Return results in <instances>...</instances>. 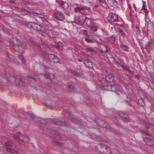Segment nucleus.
Returning <instances> with one entry per match:
<instances>
[{"label": "nucleus", "instance_id": "nucleus-1", "mask_svg": "<svg viewBox=\"0 0 154 154\" xmlns=\"http://www.w3.org/2000/svg\"><path fill=\"white\" fill-rule=\"evenodd\" d=\"M43 56L47 62L55 63H58L60 61V59L58 57L52 54L45 53L43 55Z\"/></svg>", "mask_w": 154, "mask_h": 154}, {"label": "nucleus", "instance_id": "nucleus-2", "mask_svg": "<svg viewBox=\"0 0 154 154\" xmlns=\"http://www.w3.org/2000/svg\"><path fill=\"white\" fill-rule=\"evenodd\" d=\"M13 47L16 51L20 53H22L26 47V44L24 42L18 41L17 43L14 44Z\"/></svg>", "mask_w": 154, "mask_h": 154}, {"label": "nucleus", "instance_id": "nucleus-3", "mask_svg": "<svg viewBox=\"0 0 154 154\" xmlns=\"http://www.w3.org/2000/svg\"><path fill=\"white\" fill-rule=\"evenodd\" d=\"M96 122L97 126L105 128L109 130H110L111 126L108 123H106L105 121L101 119H98Z\"/></svg>", "mask_w": 154, "mask_h": 154}, {"label": "nucleus", "instance_id": "nucleus-4", "mask_svg": "<svg viewBox=\"0 0 154 154\" xmlns=\"http://www.w3.org/2000/svg\"><path fill=\"white\" fill-rule=\"evenodd\" d=\"M41 76L40 77H38L37 78L40 79L41 81H43L42 79L45 78L46 79H49L51 81L54 79L55 77V75L51 73H48L46 75L41 74L39 75Z\"/></svg>", "mask_w": 154, "mask_h": 154}, {"label": "nucleus", "instance_id": "nucleus-5", "mask_svg": "<svg viewBox=\"0 0 154 154\" xmlns=\"http://www.w3.org/2000/svg\"><path fill=\"white\" fill-rule=\"evenodd\" d=\"M43 32L51 38H55L57 36V32L51 30L45 29L43 30Z\"/></svg>", "mask_w": 154, "mask_h": 154}, {"label": "nucleus", "instance_id": "nucleus-6", "mask_svg": "<svg viewBox=\"0 0 154 154\" xmlns=\"http://www.w3.org/2000/svg\"><path fill=\"white\" fill-rule=\"evenodd\" d=\"M100 147L101 149L99 152L101 154H110V149L104 144H101L100 145Z\"/></svg>", "mask_w": 154, "mask_h": 154}, {"label": "nucleus", "instance_id": "nucleus-7", "mask_svg": "<svg viewBox=\"0 0 154 154\" xmlns=\"http://www.w3.org/2000/svg\"><path fill=\"white\" fill-rule=\"evenodd\" d=\"M108 71L107 70H105L103 73L104 74L103 78L105 79L106 81L110 82H112L114 79V77L112 74H105V73H107Z\"/></svg>", "mask_w": 154, "mask_h": 154}, {"label": "nucleus", "instance_id": "nucleus-8", "mask_svg": "<svg viewBox=\"0 0 154 154\" xmlns=\"http://www.w3.org/2000/svg\"><path fill=\"white\" fill-rule=\"evenodd\" d=\"M54 16L55 19L60 21H63L65 19L63 14L60 11H57L54 13Z\"/></svg>", "mask_w": 154, "mask_h": 154}, {"label": "nucleus", "instance_id": "nucleus-9", "mask_svg": "<svg viewBox=\"0 0 154 154\" xmlns=\"http://www.w3.org/2000/svg\"><path fill=\"white\" fill-rule=\"evenodd\" d=\"M108 20L110 22L116 21L118 20V16L116 14L110 13L107 18Z\"/></svg>", "mask_w": 154, "mask_h": 154}, {"label": "nucleus", "instance_id": "nucleus-10", "mask_svg": "<svg viewBox=\"0 0 154 154\" xmlns=\"http://www.w3.org/2000/svg\"><path fill=\"white\" fill-rule=\"evenodd\" d=\"M37 46L39 48L40 51L43 53L48 51L50 50L49 47L46 44H43L39 45L37 44Z\"/></svg>", "mask_w": 154, "mask_h": 154}, {"label": "nucleus", "instance_id": "nucleus-11", "mask_svg": "<svg viewBox=\"0 0 154 154\" xmlns=\"http://www.w3.org/2000/svg\"><path fill=\"white\" fill-rule=\"evenodd\" d=\"M143 141L146 144L149 146H152L154 145V142L151 138L146 137L143 139Z\"/></svg>", "mask_w": 154, "mask_h": 154}, {"label": "nucleus", "instance_id": "nucleus-12", "mask_svg": "<svg viewBox=\"0 0 154 154\" xmlns=\"http://www.w3.org/2000/svg\"><path fill=\"white\" fill-rule=\"evenodd\" d=\"M93 21L91 19L86 17L84 20V23L85 25L88 27L92 25Z\"/></svg>", "mask_w": 154, "mask_h": 154}, {"label": "nucleus", "instance_id": "nucleus-13", "mask_svg": "<svg viewBox=\"0 0 154 154\" xmlns=\"http://www.w3.org/2000/svg\"><path fill=\"white\" fill-rule=\"evenodd\" d=\"M20 140L25 143H28L30 140L29 138L28 137L25 136L22 134L20 135Z\"/></svg>", "mask_w": 154, "mask_h": 154}, {"label": "nucleus", "instance_id": "nucleus-14", "mask_svg": "<svg viewBox=\"0 0 154 154\" xmlns=\"http://www.w3.org/2000/svg\"><path fill=\"white\" fill-rule=\"evenodd\" d=\"M35 23L33 22H29L26 24V26L31 30L34 31Z\"/></svg>", "mask_w": 154, "mask_h": 154}, {"label": "nucleus", "instance_id": "nucleus-15", "mask_svg": "<svg viewBox=\"0 0 154 154\" xmlns=\"http://www.w3.org/2000/svg\"><path fill=\"white\" fill-rule=\"evenodd\" d=\"M6 149L8 152L12 154H19L18 152L13 148L7 147Z\"/></svg>", "mask_w": 154, "mask_h": 154}, {"label": "nucleus", "instance_id": "nucleus-16", "mask_svg": "<svg viewBox=\"0 0 154 154\" xmlns=\"http://www.w3.org/2000/svg\"><path fill=\"white\" fill-rule=\"evenodd\" d=\"M111 88L110 91L116 92L120 90V87L117 85H111Z\"/></svg>", "mask_w": 154, "mask_h": 154}, {"label": "nucleus", "instance_id": "nucleus-17", "mask_svg": "<svg viewBox=\"0 0 154 154\" xmlns=\"http://www.w3.org/2000/svg\"><path fill=\"white\" fill-rule=\"evenodd\" d=\"M84 64L86 66L90 68L92 65V63L91 61L88 60H86L84 61Z\"/></svg>", "mask_w": 154, "mask_h": 154}, {"label": "nucleus", "instance_id": "nucleus-18", "mask_svg": "<svg viewBox=\"0 0 154 154\" xmlns=\"http://www.w3.org/2000/svg\"><path fill=\"white\" fill-rule=\"evenodd\" d=\"M107 39L110 43H113L116 40L115 37L113 36L108 37Z\"/></svg>", "mask_w": 154, "mask_h": 154}, {"label": "nucleus", "instance_id": "nucleus-19", "mask_svg": "<svg viewBox=\"0 0 154 154\" xmlns=\"http://www.w3.org/2000/svg\"><path fill=\"white\" fill-rule=\"evenodd\" d=\"M103 90L106 91H110L111 88V85H104L103 86Z\"/></svg>", "mask_w": 154, "mask_h": 154}, {"label": "nucleus", "instance_id": "nucleus-20", "mask_svg": "<svg viewBox=\"0 0 154 154\" xmlns=\"http://www.w3.org/2000/svg\"><path fill=\"white\" fill-rule=\"evenodd\" d=\"M55 122L56 124L59 125H66V122L58 120H56Z\"/></svg>", "mask_w": 154, "mask_h": 154}, {"label": "nucleus", "instance_id": "nucleus-21", "mask_svg": "<svg viewBox=\"0 0 154 154\" xmlns=\"http://www.w3.org/2000/svg\"><path fill=\"white\" fill-rule=\"evenodd\" d=\"M84 50L86 51H87L90 52L95 53L96 52V51L91 47H86L84 49Z\"/></svg>", "mask_w": 154, "mask_h": 154}, {"label": "nucleus", "instance_id": "nucleus-22", "mask_svg": "<svg viewBox=\"0 0 154 154\" xmlns=\"http://www.w3.org/2000/svg\"><path fill=\"white\" fill-rule=\"evenodd\" d=\"M119 116L122 118H123L126 116H128V114L126 112H121L119 113Z\"/></svg>", "mask_w": 154, "mask_h": 154}, {"label": "nucleus", "instance_id": "nucleus-23", "mask_svg": "<svg viewBox=\"0 0 154 154\" xmlns=\"http://www.w3.org/2000/svg\"><path fill=\"white\" fill-rule=\"evenodd\" d=\"M34 28V30L36 31H40L42 29L41 26L36 23Z\"/></svg>", "mask_w": 154, "mask_h": 154}, {"label": "nucleus", "instance_id": "nucleus-24", "mask_svg": "<svg viewBox=\"0 0 154 154\" xmlns=\"http://www.w3.org/2000/svg\"><path fill=\"white\" fill-rule=\"evenodd\" d=\"M18 58L23 63H25L26 62V60H25L23 56L20 54L18 55Z\"/></svg>", "mask_w": 154, "mask_h": 154}, {"label": "nucleus", "instance_id": "nucleus-25", "mask_svg": "<svg viewBox=\"0 0 154 154\" xmlns=\"http://www.w3.org/2000/svg\"><path fill=\"white\" fill-rule=\"evenodd\" d=\"M122 121L124 122L127 123L131 122V119L129 118V117H127L126 116L122 118Z\"/></svg>", "mask_w": 154, "mask_h": 154}, {"label": "nucleus", "instance_id": "nucleus-26", "mask_svg": "<svg viewBox=\"0 0 154 154\" xmlns=\"http://www.w3.org/2000/svg\"><path fill=\"white\" fill-rule=\"evenodd\" d=\"M119 32L120 35L123 37H125L126 36V34L124 32L123 30L122 29L118 28Z\"/></svg>", "mask_w": 154, "mask_h": 154}, {"label": "nucleus", "instance_id": "nucleus-27", "mask_svg": "<svg viewBox=\"0 0 154 154\" xmlns=\"http://www.w3.org/2000/svg\"><path fill=\"white\" fill-rule=\"evenodd\" d=\"M120 66L121 67L124 69L126 71H127L129 72H131V71L130 69L128 67L124 65H120Z\"/></svg>", "mask_w": 154, "mask_h": 154}, {"label": "nucleus", "instance_id": "nucleus-28", "mask_svg": "<svg viewBox=\"0 0 154 154\" xmlns=\"http://www.w3.org/2000/svg\"><path fill=\"white\" fill-rule=\"evenodd\" d=\"M21 134H20L18 136L17 135L15 134H14L13 135V137L17 141H19L20 140V136Z\"/></svg>", "mask_w": 154, "mask_h": 154}, {"label": "nucleus", "instance_id": "nucleus-29", "mask_svg": "<svg viewBox=\"0 0 154 154\" xmlns=\"http://www.w3.org/2000/svg\"><path fill=\"white\" fill-rule=\"evenodd\" d=\"M35 122L39 124H44L46 123V122L45 120H40L39 119L37 120L36 121H35Z\"/></svg>", "mask_w": 154, "mask_h": 154}, {"label": "nucleus", "instance_id": "nucleus-30", "mask_svg": "<svg viewBox=\"0 0 154 154\" xmlns=\"http://www.w3.org/2000/svg\"><path fill=\"white\" fill-rule=\"evenodd\" d=\"M61 6L62 8L65 9H67L69 7L68 3L66 2H63L62 5Z\"/></svg>", "mask_w": 154, "mask_h": 154}, {"label": "nucleus", "instance_id": "nucleus-31", "mask_svg": "<svg viewBox=\"0 0 154 154\" xmlns=\"http://www.w3.org/2000/svg\"><path fill=\"white\" fill-rule=\"evenodd\" d=\"M85 102L88 104H92L93 103L92 100L90 98H87L85 101Z\"/></svg>", "mask_w": 154, "mask_h": 154}, {"label": "nucleus", "instance_id": "nucleus-32", "mask_svg": "<svg viewBox=\"0 0 154 154\" xmlns=\"http://www.w3.org/2000/svg\"><path fill=\"white\" fill-rule=\"evenodd\" d=\"M112 6L114 8H116L118 7V4L117 2L115 0H112Z\"/></svg>", "mask_w": 154, "mask_h": 154}, {"label": "nucleus", "instance_id": "nucleus-33", "mask_svg": "<svg viewBox=\"0 0 154 154\" xmlns=\"http://www.w3.org/2000/svg\"><path fill=\"white\" fill-rule=\"evenodd\" d=\"M13 76L14 78L19 80L20 81L22 82L23 81V79L19 75H14Z\"/></svg>", "mask_w": 154, "mask_h": 154}, {"label": "nucleus", "instance_id": "nucleus-34", "mask_svg": "<svg viewBox=\"0 0 154 154\" xmlns=\"http://www.w3.org/2000/svg\"><path fill=\"white\" fill-rule=\"evenodd\" d=\"M75 11L76 12H79L83 10L84 9V8L77 7L75 8Z\"/></svg>", "mask_w": 154, "mask_h": 154}, {"label": "nucleus", "instance_id": "nucleus-35", "mask_svg": "<svg viewBox=\"0 0 154 154\" xmlns=\"http://www.w3.org/2000/svg\"><path fill=\"white\" fill-rule=\"evenodd\" d=\"M72 121L74 123H75L76 124H79L80 123V121L79 120L75 118H73L72 119Z\"/></svg>", "mask_w": 154, "mask_h": 154}, {"label": "nucleus", "instance_id": "nucleus-36", "mask_svg": "<svg viewBox=\"0 0 154 154\" xmlns=\"http://www.w3.org/2000/svg\"><path fill=\"white\" fill-rule=\"evenodd\" d=\"M5 145L6 146H9V147H13V144L11 142L8 141L5 143Z\"/></svg>", "mask_w": 154, "mask_h": 154}, {"label": "nucleus", "instance_id": "nucleus-37", "mask_svg": "<svg viewBox=\"0 0 154 154\" xmlns=\"http://www.w3.org/2000/svg\"><path fill=\"white\" fill-rule=\"evenodd\" d=\"M31 118L32 119H33V120H34L35 122V121H36L38 119V118L35 115H32L31 116Z\"/></svg>", "mask_w": 154, "mask_h": 154}, {"label": "nucleus", "instance_id": "nucleus-38", "mask_svg": "<svg viewBox=\"0 0 154 154\" xmlns=\"http://www.w3.org/2000/svg\"><path fill=\"white\" fill-rule=\"evenodd\" d=\"M75 19L74 20V23L77 24H79L80 23V21L79 20V18L78 17H75Z\"/></svg>", "mask_w": 154, "mask_h": 154}, {"label": "nucleus", "instance_id": "nucleus-39", "mask_svg": "<svg viewBox=\"0 0 154 154\" xmlns=\"http://www.w3.org/2000/svg\"><path fill=\"white\" fill-rule=\"evenodd\" d=\"M72 74L74 76H81V75H80L79 73H78L77 72H75V71H73L72 72Z\"/></svg>", "mask_w": 154, "mask_h": 154}, {"label": "nucleus", "instance_id": "nucleus-40", "mask_svg": "<svg viewBox=\"0 0 154 154\" xmlns=\"http://www.w3.org/2000/svg\"><path fill=\"white\" fill-rule=\"evenodd\" d=\"M138 103L140 106H143L144 104V102L142 99L139 100L138 101Z\"/></svg>", "mask_w": 154, "mask_h": 154}, {"label": "nucleus", "instance_id": "nucleus-41", "mask_svg": "<svg viewBox=\"0 0 154 154\" xmlns=\"http://www.w3.org/2000/svg\"><path fill=\"white\" fill-rule=\"evenodd\" d=\"M98 28V27L97 26H93L91 27V30L94 31H97V29Z\"/></svg>", "mask_w": 154, "mask_h": 154}, {"label": "nucleus", "instance_id": "nucleus-42", "mask_svg": "<svg viewBox=\"0 0 154 154\" xmlns=\"http://www.w3.org/2000/svg\"><path fill=\"white\" fill-rule=\"evenodd\" d=\"M54 137L56 139L60 140V135L56 133L54 135Z\"/></svg>", "mask_w": 154, "mask_h": 154}, {"label": "nucleus", "instance_id": "nucleus-43", "mask_svg": "<svg viewBox=\"0 0 154 154\" xmlns=\"http://www.w3.org/2000/svg\"><path fill=\"white\" fill-rule=\"evenodd\" d=\"M85 41L86 42H87L89 43H92L93 42V40L92 39H90V38H85Z\"/></svg>", "mask_w": 154, "mask_h": 154}, {"label": "nucleus", "instance_id": "nucleus-44", "mask_svg": "<svg viewBox=\"0 0 154 154\" xmlns=\"http://www.w3.org/2000/svg\"><path fill=\"white\" fill-rule=\"evenodd\" d=\"M58 46L56 47L57 48H60L61 47H62L63 46V44L61 42H59L58 43Z\"/></svg>", "mask_w": 154, "mask_h": 154}, {"label": "nucleus", "instance_id": "nucleus-45", "mask_svg": "<svg viewBox=\"0 0 154 154\" xmlns=\"http://www.w3.org/2000/svg\"><path fill=\"white\" fill-rule=\"evenodd\" d=\"M135 31L137 34H139L140 33V29L138 26H136L135 28Z\"/></svg>", "mask_w": 154, "mask_h": 154}, {"label": "nucleus", "instance_id": "nucleus-46", "mask_svg": "<svg viewBox=\"0 0 154 154\" xmlns=\"http://www.w3.org/2000/svg\"><path fill=\"white\" fill-rule=\"evenodd\" d=\"M22 79L23 81H22V82L26 83H29V81L28 79L25 78H23Z\"/></svg>", "mask_w": 154, "mask_h": 154}, {"label": "nucleus", "instance_id": "nucleus-47", "mask_svg": "<svg viewBox=\"0 0 154 154\" xmlns=\"http://www.w3.org/2000/svg\"><path fill=\"white\" fill-rule=\"evenodd\" d=\"M121 47L124 51H127L128 50V48L126 46H122Z\"/></svg>", "mask_w": 154, "mask_h": 154}, {"label": "nucleus", "instance_id": "nucleus-48", "mask_svg": "<svg viewBox=\"0 0 154 154\" xmlns=\"http://www.w3.org/2000/svg\"><path fill=\"white\" fill-rule=\"evenodd\" d=\"M153 126V125L152 124H146V127L148 129L151 128H152Z\"/></svg>", "mask_w": 154, "mask_h": 154}, {"label": "nucleus", "instance_id": "nucleus-49", "mask_svg": "<svg viewBox=\"0 0 154 154\" xmlns=\"http://www.w3.org/2000/svg\"><path fill=\"white\" fill-rule=\"evenodd\" d=\"M143 5L142 6V9L143 10H146V5H145V2H144L143 1Z\"/></svg>", "mask_w": 154, "mask_h": 154}, {"label": "nucleus", "instance_id": "nucleus-50", "mask_svg": "<svg viewBox=\"0 0 154 154\" xmlns=\"http://www.w3.org/2000/svg\"><path fill=\"white\" fill-rule=\"evenodd\" d=\"M41 19L42 21L43 22H46L47 21V20L45 17H41Z\"/></svg>", "mask_w": 154, "mask_h": 154}, {"label": "nucleus", "instance_id": "nucleus-51", "mask_svg": "<svg viewBox=\"0 0 154 154\" xmlns=\"http://www.w3.org/2000/svg\"><path fill=\"white\" fill-rule=\"evenodd\" d=\"M152 43L150 42H149L148 43V45L146 47V49L147 50H148V49H149V48H148V47H150L151 46Z\"/></svg>", "mask_w": 154, "mask_h": 154}, {"label": "nucleus", "instance_id": "nucleus-52", "mask_svg": "<svg viewBox=\"0 0 154 154\" xmlns=\"http://www.w3.org/2000/svg\"><path fill=\"white\" fill-rule=\"evenodd\" d=\"M68 88L69 89H74V88H75V87L72 85H69L68 86Z\"/></svg>", "mask_w": 154, "mask_h": 154}, {"label": "nucleus", "instance_id": "nucleus-53", "mask_svg": "<svg viewBox=\"0 0 154 154\" xmlns=\"http://www.w3.org/2000/svg\"><path fill=\"white\" fill-rule=\"evenodd\" d=\"M141 132H142V134L143 135H144L145 136H148V135H149L147 133V132H145V131H141Z\"/></svg>", "mask_w": 154, "mask_h": 154}, {"label": "nucleus", "instance_id": "nucleus-54", "mask_svg": "<svg viewBox=\"0 0 154 154\" xmlns=\"http://www.w3.org/2000/svg\"><path fill=\"white\" fill-rule=\"evenodd\" d=\"M27 77L29 78L32 79L34 80H35L36 79V78L31 76H27Z\"/></svg>", "mask_w": 154, "mask_h": 154}, {"label": "nucleus", "instance_id": "nucleus-55", "mask_svg": "<svg viewBox=\"0 0 154 154\" xmlns=\"http://www.w3.org/2000/svg\"><path fill=\"white\" fill-rule=\"evenodd\" d=\"M66 112L69 115H70L71 114V112L69 111L67 109L65 110Z\"/></svg>", "mask_w": 154, "mask_h": 154}, {"label": "nucleus", "instance_id": "nucleus-56", "mask_svg": "<svg viewBox=\"0 0 154 154\" xmlns=\"http://www.w3.org/2000/svg\"><path fill=\"white\" fill-rule=\"evenodd\" d=\"M53 144L54 145H57V146H59V145H60V144L59 143L55 142H54Z\"/></svg>", "mask_w": 154, "mask_h": 154}, {"label": "nucleus", "instance_id": "nucleus-57", "mask_svg": "<svg viewBox=\"0 0 154 154\" xmlns=\"http://www.w3.org/2000/svg\"><path fill=\"white\" fill-rule=\"evenodd\" d=\"M83 33L85 35H87L88 34L87 31V30H84L83 31Z\"/></svg>", "mask_w": 154, "mask_h": 154}, {"label": "nucleus", "instance_id": "nucleus-58", "mask_svg": "<svg viewBox=\"0 0 154 154\" xmlns=\"http://www.w3.org/2000/svg\"><path fill=\"white\" fill-rule=\"evenodd\" d=\"M4 110L2 109H0V115H2L4 113Z\"/></svg>", "mask_w": 154, "mask_h": 154}, {"label": "nucleus", "instance_id": "nucleus-59", "mask_svg": "<svg viewBox=\"0 0 154 154\" xmlns=\"http://www.w3.org/2000/svg\"><path fill=\"white\" fill-rule=\"evenodd\" d=\"M8 58L10 59H13V56H12L11 55H8Z\"/></svg>", "mask_w": 154, "mask_h": 154}, {"label": "nucleus", "instance_id": "nucleus-60", "mask_svg": "<svg viewBox=\"0 0 154 154\" xmlns=\"http://www.w3.org/2000/svg\"><path fill=\"white\" fill-rule=\"evenodd\" d=\"M150 108L151 111L152 112H154V106H152L150 107Z\"/></svg>", "mask_w": 154, "mask_h": 154}, {"label": "nucleus", "instance_id": "nucleus-61", "mask_svg": "<svg viewBox=\"0 0 154 154\" xmlns=\"http://www.w3.org/2000/svg\"><path fill=\"white\" fill-rule=\"evenodd\" d=\"M135 77L136 78H137L138 79H139V78H140V75H138V74L136 75H135Z\"/></svg>", "mask_w": 154, "mask_h": 154}, {"label": "nucleus", "instance_id": "nucleus-62", "mask_svg": "<svg viewBox=\"0 0 154 154\" xmlns=\"http://www.w3.org/2000/svg\"><path fill=\"white\" fill-rule=\"evenodd\" d=\"M91 136L94 138H96L97 137V136L94 134H93Z\"/></svg>", "mask_w": 154, "mask_h": 154}, {"label": "nucleus", "instance_id": "nucleus-63", "mask_svg": "<svg viewBox=\"0 0 154 154\" xmlns=\"http://www.w3.org/2000/svg\"><path fill=\"white\" fill-rule=\"evenodd\" d=\"M133 7L134 9L135 10H136V7L135 6V5L134 4H134H133Z\"/></svg>", "mask_w": 154, "mask_h": 154}, {"label": "nucleus", "instance_id": "nucleus-64", "mask_svg": "<svg viewBox=\"0 0 154 154\" xmlns=\"http://www.w3.org/2000/svg\"><path fill=\"white\" fill-rule=\"evenodd\" d=\"M128 7H129V8H130V9H131V11H132V9H131V5H130V4H128Z\"/></svg>", "mask_w": 154, "mask_h": 154}]
</instances>
